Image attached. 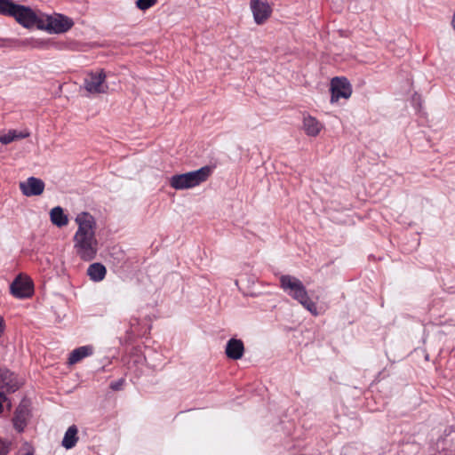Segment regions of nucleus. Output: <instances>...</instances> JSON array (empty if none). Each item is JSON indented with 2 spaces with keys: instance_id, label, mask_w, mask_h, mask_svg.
<instances>
[{
  "instance_id": "f257e3e1",
  "label": "nucleus",
  "mask_w": 455,
  "mask_h": 455,
  "mask_svg": "<svg viewBox=\"0 0 455 455\" xmlns=\"http://www.w3.org/2000/svg\"><path fill=\"white\" fill-rule=\"evenodd\" d=\"M75 221L78 228L73 237L74 249L81 259L91 261L98 252L96 220L92 214L83 212L76 215Z\"/></svg>"
},
{
  "instance_id": "f03ea898",
  "label": "nucleus",
  "mask_w": 455,
  "mask_h": 455,
  "mask_svg": "<svg viewBox=\"0 0 455 455\" xmlns=\"http://www.w3.org/2000/svg\"><path fill=\"white\" fill-rule=\"evenodd\" d=\"M281 289L291 298L298 301L313 315H318L316 304L311 300L303 283L294 275H283L279 278Z\"/></svg>"
},
{
  "instance_id": "7ed1b4c3",
  "label": "nucleus",
  "mask_w": 455,
  "mask_h": 455,
  "mask_svg": "<svg viewBox=\"0 0 455 455\" xmlns=\"http://www.w3.org/2000/svg\"><path fill=\"white\" fill-rule=\"evenodd\" d=\"M0 14L14 18L19 24L27 28H43L40 24L41 20L33 9L16 4L12 0H0Z\"/></svg>"
},
{
  "instance_id": "20e7f679",
  "label": "nucleus",
  "mask_w": 455,
  "mask_h": 455,
  "mask_svg": "<svg viewBox=\"0 0 455 455\" xmlns=\"http://www.w3.org/2000/svg\"><path fill=\"white\" fill-rule=\"evenodd\" d=\"M211 172V167L204 166L193 172L175 174L170 178L169 184L176 190L192 188L205 181L210 176Z\"/></svg>"
},
{
  "instance_id": "39448f33",
  "label": "nucleus",
  "mask_w": 455,
  "mask_h": 455,
  "mask_svg": "<svg viewBox=\"0 0 455 455\" xmlns=\"http://www.w3.org/2000/svg\"><path fill=\"white\" fill-rule=\"evenodd\" d=\"M84 89L91 94L106 93L108 85L106 83V73L103 69L89 72L84 80Z\"/></svg>"
},
{
  "instance_id": "423d86ee",
  "label": "nucleus",
  "mask_w": 455,
  "mask_h": 455,
  "mask_svg": "<svg viewBox=\"0 0 455 455\" xmlns=\"http://www.w3.org/2000/svg\"><path fill=\"white\" fill-rule=\"evenodd\" d=\"M331 101L336 102L340 98L348 99L352 94V87L346 77H334L331 81Z\"/></svg>"
},
{
  "instance_id": "0eeeda50",
  "label": "nucleus",
  "mask_w": 455,
  "mask_h": 455,
  "mask_svg": "<svg viewBox=\"0 0 455 455\" xmlns=\"http://www.w3.org/2000/svg\"><path fill=\"white\" fill-rule=\"evenodd\" d=\"M46 21L45 29L50 33L55 34L65 33L74 25L72 19L62 14L48 16Z\"/></svg>"
},
{
  "instance_id": "6e6552de",
  "label": "nucleus",
  "mask_w": 455,
  "mask_h": 455,
  "mask_svg": "<svg viewBox=\"0 0 455 455\" xmlns=\"http://www.w3.org/2000/svg\"><path fill=\"white\" fill-rule=\"evenodd\" d=\"M10 290L15 298H28L33 293V283L28 276L19 275L11 283Z\"/></svg>"
},
{
  "instance_id": "1a4fd4ad",
  "label": "nucleus",
  "mask_w": 455,
  "mask_h": 455,
  "mask_svg": "<svg viewBox=\"0 0 455 455\" xmlns=\"http://www.w3.org/2000/svg\"><path fill=\"white\" fill-rule=\"evenodd\" d=\"M250 6L254 21L259 25L264 23L271 15L272 9L266 0H251Z\"/></svg>"
},
{
  "instance_id": "9d476101",
  "label": "nucleus",
  "mask_w": 455,
  "mask_h": 455,
  "mask_svg": "<svg viewBox=\"0 0 455 455\" xmlns=\"http://www.w3.org/2000/svg\"><path fill=\"white\" fill-rule=\"evenodd\" d=\"M44 187V182L36 177H29L26 180L20 182V189L26 196H40L43 194Z\"/></svg>"
},
{
  "instance_id": "9b49d317",
  "label": "nucleus",
  "mask_w": 455,
  "mask_h": 455,
  "mask_svg": "<svg viewBox=\"0 0 455 455\" xmlns=\"http://www.w3.org/2000/svg\"><path fill=\"white\" fill-rule=\"evenodd\" d=\"M20 387L17 376L6 368H0V389L6 393H14Z\"/></svg>"
},
{
  "instance_id": "f8f14e48",
  "label": "nucleus",
  "mask_w": 455,
  "mask_h": 455,
  "mask_svg": "<svg viewBox=\"0 0 455 455\" xmlns=\"http://www.w3.org/2000/svg\"><path fill=\"white\" fill-rule=\"evenodd\" d=\"M30 410L28 406L21 403L15 410L14 416L12 419V423L14 428L18 432H23L29 419H30Z\"/></svg>"
},
{
  "instance_id": "ddd939ff",
  "label": "nucleus",
  "mask_w": 455,
  "mask_h": 455,
  "mask_svg": "<svg viewBox=\"0 0 455 455\" xmlns=\"http://www.w3.org/2000/svg\"><path fill=\"white\" fill-rule=\"evenodd\" d=\"M244 352V346L241 339H230L226 345V355L228 358L238 360L242 358Z\"/></svg>"
},
{
  "instance_id": "4468645a",
  "label": "nucleus",
  "mask_w": 455,
  "mask_h": 455,
  "mask_svg": "<svg viewBox=\"0 0 455 455\" xmlns=\"http://www.w3.org/2000/svg\"><path fill=\"white\" fill-rule=\"evenodd\" d=\"M323 128V124L315 117L310 115L304 116L303 130L307 136L316 137Z\"/></svg>"
},
{
  "instance_id": "2eb2a0df",
  "label": "nucleus",
  "mask_w": 455,
  "mask_h": 455,
  "mask_svg": "<svg viewBox=\"0 0 455 455\" xmlns=\"http://www.w3.org/2000/svg\"><path fill=\"white\" fill-rule=\"evenodd\" d=\"M94 348L91 345L82 346L74 349L68 357V363L75 364L84 358L90 356L93 354Z\"/></svg>"
},
{
  "instance_id": "dca6fc26",
  "label": "nucleus",
  "mask_w": 455,
  "mask_h": 455,
  "mask_svg": "<svg viewBox=\"0 0 455 455\" xmlns=\"http://www.w3.org/2000/svg\"><path fill=\"white\" fill-rule=\"evenodd\" d=\"M107 274L105 266L101 263H92L87 268V275L93 282L102 281Z\"/></svg>"
},
{
  "instance_id": "f3484780",
  "label": "nucleus",
  "mask_w": 455,
  "mask_h": 455,
  "mask_svg": "<svg viewBox=\"0 0 455 455\" xmlns=\"http://www.w3.org/2000/svg\"><path fill=\"white\" fill-rule=\"evenodd\" d=\"M77 433V427L76 425L70 426L65 432L64 437L61 442L62 446L67 450L75 447L78 441Z\"/></svg>"
},
{
  "instance_id": "a211bd4d",
  "label": "nucleus",
  "mask_w": 455,
  "mask_h": 455,
  "mask_svg": "<svg viewBox=\"0 0 455 455\" xmlns=\"http://www.w3.org/2000/svg\"><path fill=\"white\" fill-rule=\"evenodd\" d=\"M28 136L29 132L28 131L9 130L7 132L0 134V142L7 145L16 140L25 139Z\"/></svg>"
},
{
  "instance_id": "6ab92c4d",
  "label": "nucleus",
  "mask_w": 455,
  "mask_h": 455,
  "mask_svg": "<svg viewBox=\"0 0 455 455\" xmlns=\"http://www.w3.org/2000/svg\"><path fill=\"white\" fill-rule=\"evenodd\" d=\"M50 218L51 221L59 228L66 226L68 222V217L60 206H56L51 210Z\"/></svg>"
},
{
  "instance_id": "aec40b11",
  "label": "nucleus",
  "mask_w": 455,
  "mask_h": 455,
  "mask_svg": "<svg viewBox=\"0 0 455 455\" xmlns=\"http://www.w3.org/2000/svg\"><path fill=\"white\" fill-rule=\"evenodd\" d=\"M157 0H137L136 6L141 11H146L155 5Z\"/></svg>"
},
{
  "instance_id": "412c9836",
  "label": "nucleus",
  "mask_w": 455,
  "mask_h": 455,
  "mask_svg": "<svg viewBox=\"0 0 455 455\" xmlns=\"http://www.w3.org/2000/svg\"><path fill=\"white\" fill-rule=\"evenodd\" d=\"M11 443L0 438V455H7L10 451Z\"/></svg>"
},
{
  "instance_id": "4be33fe9",
  "label": "nucleus",
  "mask_w": 455,
  "mask_h": 455,
  "mask_svg": "<svg viewBox=\"0 0 455 455\" xmlns=\"http://www.w3.org/2000/svg\"><path fill=\"white\" fill-rule=\"evenodd\" d=\"M124 384V379H119L110 383V388L115 391L121 390Z\"/></svg>"
},
{
  "instance_id": "5701e85b",
  "label": "nucleus",
  "mask_w": 455,
  "mask_h": 455,
  "mask_svg": "<svg viewBox=\"0 0 455 455\" xmlns=\"http://www.w3.org/2000/svg\"><path fill=\"white\" fill-rule=\"evenodd\" d=\"M5 331V321L3 316L0 315V338L4 333Z\"/></svg>"
},
{
  "instance_id": "b1692460",
  "label": "nucleus",
  "mask_w": 455,
  "mask_h": 455,
  "mask_svg": "<svg viewBox=\"0 0 455 455\" xmlns=\"http://www.w3.org/2000/svg\"><path fill=\"white\" fill-rule=\"evenodd\" d=\"M0 413L3 411V402L7 401V397L4 395V391H0Z\"/></svg>"
},
{
  "instance_id": "393cba45",
  "label": "nucleus",
  "mask_w": 455,
  "mask_h": 455,
  "mask_svg": "<svg viewBox=\"0 0 455 455\" xmlns=\"http://www.w3.org/2000/svg\"><path fill=\"white\" fill-rule=\"evenodd\" d=\"M451 24H452V27H453V28L455 30V13L453 14Z\"/></svg>"
},
{
  "instance_id": "a878e982",
  "label": "nucleus",
  "mask_w": 455,
  "mask_h": 455,
  "mask_svg": "<svg viewBox=\"0 0 455 455\" xmlns=\"http://www.w3.org/2000/svg\"><path fill=\"white\" fill-rule=\"evenodd\" d=\"M23 455H33V453H32V452H30V451H28V452H26V453H25V454H23Z\"/></svg>"
}]
</instances>
